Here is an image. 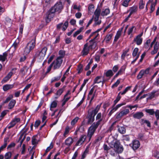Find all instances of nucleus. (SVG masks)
Returning a JSON list of instances; mask_svg holds the SVG:
<instances>
[{"label":"nucleus","mask_w":159,"mask_h":159,"mask_svg":"<svg viewBox=\"0 0 159 159\" xmlns=\"http://www.w3.org/2000/svg\"><path fill=\"white\" fill-rule=\"evenodd\" d=\"M63 8V6L61 2H57L56 4L47 12L46 19V22L49 21L54 16V13L55 12L58 11L60 13Z\"/></svg>","instance_id":"obj_1"},{"label":"nucleus","mask_w":159,"mask_h":159,"mask_svg":"<svg viewBox=\"0 0 159 159\" xmlns=\"http://www.w3.org/2000/svg\"><path fill=\"white\" fill-rule=\"evenodd\" d=\"M100 107L98 105L92 111H88L87 118L88 119L87 123L91 124L94 120V117L100 109Z\"/></svg>","instance_id":"obj_2"},{"label":"nucleus","mask_w":159,"mask_h":159,"mask_svg":"<svg viewBox=\"0 0 159 159\" xmlns=\"http://www.w3.org/2000/svg\"><path fill=\"white\" fill-rule=\"evenodd\" d=\"M110 147L114 149L115 152L118 153H121L123 150V148L120 144V142L117 140L112 142L109 144Z\"/></svg>","instance_id":"obj_3"},{"label":"nucleus","mask_w":159,"mask_h":159,"mask_svg":"<svg viewBox=\"0 0 159 159\" xmlns=\"http://www.w3.org/2000/svg\"><path fill=\"white\" fill-rule=\"evenodd\" d=\"M48 48L46 47H44L41 50L37 51L34 55V57L35 58H37L40 60H42L43 59L46 55Z\"/></svg>","instance_id":"obj_4"},{"label":"nucleus","mask_w":159,"mask_h":159,"mask_svg":"<svg viewBox=\"0 0 159 159\" xmlns=\"http://www.w3.org/2000/svg\"><path fill=\"white\" fill-rule=\"evenodd\" d=\"M98 125L93 123L89 128L87 131V137L89 138V141H90L91 139L95 132L96 129L98 128Z\"/></svg>","instance_id":"obj_5"},{"label":"nucleus","mask_w":159,"mask_h":159,"mask_svg":"<svg viewBox=\"0 0 159 159\" xmlns=\"http://www.w3.org/2000/svg\"><path fill=\"white\" fill-rule=\"evenodd\" d=\"M63 61V60L60 57H57L52 63L54 70L58 69L61 66Z\"/></svg>","instance_id":"obj_6"},{"label":"nucleus","mask_w":159,"mask_h":159,"mask_svg":"<svg viewBox=\"0 0 159 159\" xmlns=\"http://www.w3.org/2000/svg\"><path fill=\"white\" fill-rule=\"evenodd\" d=\"M20 118L15 117L8 125L7 128L8 129H10L14 126L17 123L20 122Z\"/></svg>","instance_id":"obj_7"},{"label":"nucleus","mask_w":159,"mask_h":159,"mask_svg":"<svg viewBox=\"0 0 159 159\" xmlns=\"http://www.w3.org/2000/svg\"><path fill=\"white\" fill-rule=\"evenodd\" d=\"M129 109H128L123 110L117 115L116 119L118 120H120L122 117L127 115L129 114Z\"/></svg>","instance_id":"obj_8"},{"label":"nucleus","mask_w":159,"mask_h":159,"mask_svg":"<svg viewBox=\"0 0 159 159\" xmlns=\"http://www.w3.org/2000/svg\"><path fill=\"white\" fill-rule=\"evenodd\" d=\"M87 137V136L85 135H81L78 141L75 144V145L78 146L82 145L85 141Z\"/></svg>","instance_id":"obj_9"},{"label":"nucleus","mask_w":159,"mask_h":159,"mask_svg":"<svg viewBox=\"0 0 159 159\" xmlns=\"http://www.w3.org/2000/svg\"><path fill=\"white\" fill-rule=\"evenodd\" d=\"M90 49L88 47V43H86L84 45V48L82 51V55L84 56L87 55L89 53Z\"/></svg>","instance_id":"obj_10"},{"label":"nucleus","mask_w":159,"mask_h":159,"mask_svg":"<svg viewBox=\"0 0 159 159\" xmlns=\"http://www.w3.org/2000/svg\"><path fill=\"white\" fill-rule=\"evenodd\" d=\"M103 116H102L101 113H99L97 115L96 118V120H98V121L93 123L99 126L103 120Z\"/></svg>","instance_id":"obj_11"},{"label":"nucleus","mask_w":159,"mask_h":159,"mask_svg":"<svg viewBox=\"0 0 159 159\" xmlns=\"http://www.w3.org/2000/svg\"><path fill=\"white\" fill-rule=\"evenodd\" d=\"M158 91H153L151 93H148V95L149 97L148 98V99H151L157 97L159 95V93H157Z\"/></svg>","instance_id":"obj_12"},{"label":"nucleus","mask_w":159,"mask_h":159,"mask_svg":"<svg viewBox=\"0 0 159 159\" xmlns=\"http://www.w3.org/2000/svg\"><path fill=\"white\" fill-rule=\"evenodd\" d=\"M35 45V40H32L26 46L30 50H33Z\"/></svg>","instance_id":"obj_13"},{"label":"nucleus","mask_w":159,"mask_h":159,"mask_svg":"<svg viewBox=\"0 0 159 159\" xmlns=\"http://www.w3.org/2000/svg\"><path fill=\"white\" fill-rule=\"evenodd\" d=\"M140 145V143L138 140H135L133 141L132 147L133 150H136L139 147Z\"/></svg>","instance_id":"obj_14"},{"label":"nucleus","mask_w":159,"mask_h":159,"mask_svg":"<svg viewBox=\"0 0 159 159\" xmlns=\"http://www.w3.org/2000/svg\"><path fill=\"white\" fill-rule=\"evenodd\" d=\"M123 29V27H122L117 31L114 40V42H116L120 37L121 35V32Z\"/></svg>","instance_id":"obj_15"},{"label":"nucleus","mask_w":159,"mask_h":159,"mask_svg":"<svg viewBox=\"0 0 159 159\" xmlns=\"http://www.w3.org/2000/svg\"><path fill=\"white\" fill-rule=\"evenodd\" d=\"M12 75V72H10L2 80V83H4L6 82L11 78Z\"/></svg>","instance_id":"obj_16"},{"label":"nucleus","mask_w":159,"mask_h":159,"mask_svg":"<svg viewBox=\"0 0 159 159\" xmlns=\"http://www.w3.org/2000/svg\"><path fill=\"white\" fill-rule=\"evenodd\" d=\"M144 116L143 112H138L136 113L133 115V117L134 118L140 119L143 117Z\"/></svg>","instance_id":"obj_17"},{"label":"nucleus","mask_w":159,"mask_h":159,"mask_svg":"<svg viewBox=\"0 0 159 159\" xmlns=\"http://www.w3.org/2000/svg\"><path fill=\"white\" fill-rule=\"evenodd\" d=\"M96 44L94 41L91 39L88 43V47L90 49L94 48L96 46Z\"/></svg>","instance_id":"obj_18"},{"label":"nucleus","mask_w":159,"mask_h":159,"mask_svg":"<svg viewBox=\"0 0 159 159\" xmlns=\"http://www.w3.org/2000/svg\"><path fill=\"white\" fill-rule=\"evenodd\" d=\"M118 128V131L121 134H124L125 133L126 131V127L124 126H121L117 125Z\"/></svg>","instance_id":"obj_19"},{"label":"nucleus","mask_w":159,"mask_h":159,"mask_svg":"<svg viewBox=\"0 0 159 159\" xmlns=\"http://www.w3.org/2000/svg\"><path fill=\"white\" fill-rule=\"evenodd\" d=\"M65 144L68 146H70L73 143V140L72 138L68 137L65 140Z\"/></svg>","instance_id":"obj_20"},{"label":"nucleus","mask_w":159,"mask_h":159,"mask_svg":"<svg viewBox=\"0 0 159 159\" xmlns=\"http://www.w3.org/2000/svg\"><path fill=\"white\" fill-rule=\"evenodd\" d=\"M129 48H126L125 50H123V52L121 56V58L122 59H124L125 56H128L129 54H127V53L129 51Z\"/></svg>","instance_id":"obj_21"},{"label":"nucleus","mask_w":159,"mask_h":159,"mask_svg":"<svg viewBox=\"0 0 159 159\" xmlns=\"http://www.w3.org/2000/svg\"><path fill=\"white\" fill-rule=\"evenodd\" d=\"M13 86V84H6L3 86V89L4 91H6L12 88Z\"/></svg>","instance_id":"obj_22"},{"label":"nucleus","mask_w":159,"mask_h":159,"mask_svg":"<svg viewBox=\"0 0 159 159\" xmlns=\"http://www.w3.org/2000/svg\"><path fill=\"white\" fill-rule=\"evenodd\" d=\"M16 103V101L15 100H11L8 104V109H12L14 107Z\"/></svg>","instance_id":"obj_23"},{"label":"nucleus","mask_w":159,"mask_h":159,"mask_svg":"<svg viewBox=\"0 0 159 159\" xmlns=\"http://www.w3.org/2000/svg\"><path fill=\"white\" fill-rule=\"evenodd\" d=\"M101 13V9L99 8H97L94 12L95 15L94 18H99Z\"/></svg>","instance_id":"obj_24"},{"label":"nucleus","mask_w":159,"mask_h":159,"mask_svg":"<svg viewBox=\"0 0 159 159\" xmlns=\"http://www.w3.org/2000/svg\"><path fill=\"white\" fill-rule=\"evenodd\" d=\"M66 88V86H64L63 87L61 88L60 89H59L57 92L56 95L58 96H60L62 93L64 91L65 89Z\"/></svg>","instance_id":"obj_25"},{"label":"nucleus","mask_w":159,"mask_h":159,"mask_svg":"<svg viewBox=\"0 0 159 159\" xmlns=\"http://www.w3.org/2000/svg\"><path fill=\"white\" fill-rule=\"evenodd\" d=\"M133 41L136 42L137 45H140L142 42V39L136 37L134 39Z\"/></svg>","instance_id":"obj_26"},{"label":"nucleus","mask_w":159,"mask_h":159,"mask_svg":"<svg viewBox=\"0 0 159 159\" xmlns=\"http://www.w3.org/2000/svg\"><path fill=\"white\" fill-rule=\"evenodd\" d=\"M89 152V147H88L84 152L82 154V157L81 158V159H84V158L88 154Z\"/></svg>","instance_id":"obj_27"},{"label":"nucleus","mask_w":159,"mask_h":159,"mask_svg":"<svg viewBox=\"0 0 159 159\" xmlns=\"http://www.w3.org/2000/svg\"><path fill=\"white\" fill-rule=\"evenodd\" d=\"M110 10L109 9H106L102 11L101 14L102 16H107L110 13Z\"/></svg>","instance_id":"obj_28"},{"label":"nucleus","mask_w":159,"mask_h":159,"mask_svg":"<svg viewBox=\"0 0 159 159\" xmlns=\"http://www.w3.org/2000/svg\"><path fill=\"white\" fill-rule=\"evenodd\" d=\"M99 18H94L95 23L93 25V26L99 25L101 23V20H99Z\"/></svg>","instance_id":"obj_29"},{"label":"nucleus","mask_w":159,"mask_h":159,"mask_svg":"<svg viewBox=\"0 0 159 159\" xmlns=\"http://www.w3.org/2000/svg\"><path fill=\"white\" fill-rule=\"evenodd\" d=\"M112 36L113 34H107L106 35L104 40H105V41L107 43L109 42L110 40L111 39Z\"/></svg>","instance_id":"obj_30"},{"label":"nucleus","mask_w":159,"mask_h":159,"mask_svg":"<svg viewBox=\"0 0 159 159\" xmlns=\"http://www.w3.org/2000/svg\"><path fill=\"white\" fill-rule=\"evenodd\" d=\"M7 56V53L6 52L3 53L2 55H0V60L4 61L6 59Z\"/></svg>","instance_id":"obj_31"},{"label":"nucleus","mask_w":159,"mask_h":159,"mask_svg":"<svg viewBox=\"0 0 159 159\" xmlns=\"http://www.w3.org/2000/svg\"><path fill=\"white\" fill-rule=\"evenodd\" d=\"M37 135H34L32 138V143L33 145H36L38 143V141L37 139H36V138L37 137Z\"/></svg>","instance_id":"obj_32"},{"label":"nucleus","mask_w":159,"mask_h":159,"mask_svg":"<svg viewBox=\"0 0 159 159\" xmlns=\"http://www.w3.org/2000/svg\"><path fill=\"white\" fill-rule=\"evenodd\" d=\"M145 111L147 113L151 115H153L154 114L155 111L154 109H145Z\"/></svg>","instance_id":"obj_33"},{"label":"nucleus","mask_w":159,"mask_h":159,"mask_svg":"<svg viewBox=\"0 0 159 159\" xmlns=\"http://www.w3.org/2000/svg\"><path fill=\"white\" fill-rule=\"evenodd\" d=\"M28 68L26 67H24L20 70V72L22 73L23 75H25L27 73L28 70Z\"/></svg>","instance_id":"obj_34"},{"label":"nucleus","mask_w":159,"mask_h":159,"mask_svg":"<svg viewBox=\"0 0 159 159\" xmlns=\"http://www.w3.org/2000/svg\"><path fill=\"white\" fill-rule=\"evenodd\" d=\"M13 98V96L11 95H10L6 99L3 101V104L6 103L8 102L11 99H12Z\"/></svg>","instance_id":"obj_35"},{"label":"nucleus","mask_w":159,"mask_h":159,"mask_svg":"<svg viewBox=\"0 0 159 159\" xmlns=\"http://www.w3.org/2000/svg\"><path fill=\"white\" fill-rule=\"evenodd\" d=\"M59 54L60 56L58 57H60L61 59L64 57L65 55V52L62 50H60L59 52Z\"/></svg>","instance_id":"obj_36"},{"label":"nucleus","mask_w":159,"mask_h":159,"mask_svg":"<svg viewBox=\"0 0 159 159\" xmlns=\"http://www.w3.org/2000/svg\"><path fill=\"white\" fill-rule=\"evenodd\" d=\"M12 153L11 152H9L5 153L4 155L5 159H10L11 157Z\"/></svg>","instance_id":"obj_37"},{"label":"nucleus","mask_w":159,"mask_h":159,"mask_svg":"<svg viewBox=\"0 0 159 159\" xmlns=\"http://www.w3.org/2000/svg\"><path fill=\"white\" fill-rule=\"evenodd\" d=\"M144 70H142L139 72L137 77L138 79H140L142 78L144 74Z\"/></svg>","instance_id":"obj_38"},{"label":"nucleus","mask_w":159,"mask_h":159,"mask_svg":"<svg viewBox=\"0 0 159 159\" xmlns=\"http://www.w3.org/2000/svg\"><path fill=\"white\" fill-rule=\"evenodd\" d=\"M137 9L138 8L137 6H133L130 9V12H131V13L133 14L136 12L137 11Z\"/></svg>","instance_id":"obj_39"},{"label":"nucleus","mask_w":159,"mask_h":159,"mask_svg":"<svg viewBox=\"0 0 159 159\" xmlns=\"http://www.w3.org/2000/svg\"><path fill=\"white\" fill-rule=\"evenodd\" d=\"M61 76L60 75L57 77H55L51 79V83L55 82L56 81H58L61 78Z\"/></svg>","instance_id":"obj_40"},{"label":"nucleus","mask_w":159,"mask_h":159,"mask_svg":"<svg viewBox=\"0 0 159 159\" xmlns=\"http://www.w3.org/2000/svg\"><path fill=\"white\" fill-rule=\"evenodd\" d=\"M141 121L143 123L146 124L148 127H151L150 123L149 120L143 119H141Z\"/></svg>","instance_id":"obj_41"},{"label":"nucleus","mask_w":159,"mask_h":159,"mask_svg":"<svg viewBox=\"0 0 159 159\" xmlns=\"http://www.w3.org/2000/svg\"><path fill=\"white\" fill-rule=\"evenodd\" d=\"M84 28L83 27H81L80 29L76 31L75 33L73 34V36L74 37H75L76 36L80 34L82 30H83Z\"/></svg>","instance_id":"obj_42"},{"label":"nucleus","mask_w":159,"mask_h":159,"mask_svg":"<svg viewBox=\"0 0 159 159\" xmlns=\"http://www.w3.org/2000/svg\"><path fill=\"white\" fill-rule=\"evenodd\" d=\"M131 86H128L122 92H120L119 94H121L122 95L125 94L128 90H130Z\"/></svg>","instance_id":"obj_43"},{"label":"nucleus","mask_w":159,"mask_h":159,"mask_svg":"<svg viewBox=\"0 0 159 159\" xmlns=\"http://www.w3.org/2000/svg\"><path fill=\"white\" fill-rule=\"evenodd\" d=\"M113 75V74L111 70H108L106 73V75L107 77H111Z\"/></svg>","instance_id":"obj_44"},{"label":"nucleus","mask_w":159,"mask_h":159,"mask_svg":"<svg viewBox=\"0 0 159 159\" xmlns=\"http://www.w3.org/2000/svg\"><path fill=\"white\" fill-rule=\"evenodd\" d=\"M68 25V21H66L64 23L62 30L63 31L65 30L67 28Z\"/></svg>","instance_id":"obj_45"},{"label":"nucleus","mask_w":159,"mask_h":159,"mask_svg":"<svg viewBox=\"0 0 159 159\" xmlns=\"http://www.w3.org/2000/svg\"><path fill=\"white\" fill-rule=\"evenodd\" d=\"M119 93H118V95L116 97V99L114 101V105H115L120 100L121 97Z\"/></svg>","instance_id":"obj_46"},{"label":"nucleus","mask_w":159,"mask_h":159,"mask_svg":"<svg viewBox=\"0 0 159 159\" xmlns=\"http://www.w3.org/2000/svg\"><path fill=\"white\" fill-rule=\"evenodd\" d=\"M145 5V3L143 2V0H140L139 3V8L140 9H143L144 8Z\"/></svg>","instance_id":"obj_47"},{"label":"nucleus","mask_w":159,"mask_h":159,"mask_svg":"<svg viewBox=\"0 0 159 159\" xmlns=\"http://www.w3.org/2000/svg\"><path fill=\"white\" fill-rule=\"evenodd\" d=\"M8 111H9L8 110H5L3 111L1 114L0 117L2 119L3 117L6 115V114L7 113V112Z\"/></svg>","instance_id":"obj_48"},{"label":"nucleus","mask_w":159,"mask_h":159,"mask_svg":"<svg viewBox=\"0 0 159 159\" xmlns=\"http://www.w3.org/2000/svg\"><path fill=\"white\" fill-rule=\"evenodd\" d=\"M131 0H125L122 4V5L125 7H128L129 2Z\"/></svg>","instance_id":"obj_49"},{"label":"nucleus","mask_w":159,"mask_h":159,"mask_svg":"<svg viewBox=\"0 0 159 159\" xmlns=\"http://www.w3.org/2000/svg\"><path fill=\"white\" fill-rule=\"evenodd\" d=\"M139 49L137 48H135L134 49L132 53V55L133 57L137 56L138 55L137 54V53Z\"/></svg>","instance_id":"obj_50"},{"label":"nucleus","mask_w":159,"mask_h":159,"mask_svg":"<svg viewBox=\"0 0 159 159\" xmlns=\"http://www.w3.org/2000/svg\"><path fill=\"white\" fill-rule=\"evenodd\" d=\"M151 42L150 39H148L147 40L145 43L144 47L146 48L147 49L149 47V44H150Z\"/></svg>","instance_id":"obj_51"},{"label":"nucleus","mask_w":159,"mask_h":159,"mask_svg":"<svg viewBox=\"0 0 159 159\" xmlns=\"http://www.w3.org/2000/svg\"><path fill=\"white\" fill-rule=\"evenodd\" d=\"M101 77L100 76L97 77L94 80L93 85L96 83H99L101 82V81L99 80Z\"/></svg>","instance_id":"obj_52"},{"label":"nucleus","mask_w":159,"mask_h":159,"mask_svg":"<svg viewBox=\"0 0 159 159\" xmlns=\"http://www.w3.org/2000/svg\"><path fill=\"white\" fill-rule=\"evenodd\" d=\"M96 85L94 86L90 90L88 96V98H90V96L92 95L94 90L95 87L96 86Z\"/></svg>","instance_id":"obj_53"},{"label":"nucleus","mask_w":159,"mask_h":159,"mask_svg":"<svg viewBox=\"0 0 159 159\" xmlns=\"http://www.w3.org/2000/svg\"><path fill=\"white\" fill-rule=\"evenodd\" d=\"M78 70V73L80 74L82 72L83 70V66L82 65L80 64L79 65L77 68V69Z\"/></svg>","instance_id":"obj_54"},{"label":"nucleus","mask_w":159,"mask_h":159,"mask_svg":"<svg viewBox=\"0 0 159 159\" xmlns=\"http://www.w3.org/2000/svg\"><path fill=\"white\" fill-rule=\"evenodd\" d=\"M79 118L78 117H76L73 119L71 121V124L72 125H74L78 121Z\"/></svg>","instance_id":"obj_55"},{"label":"nucleus","mask_w":159,"mask_h":159,"mask_svg":"<svg viewBox=\"0 0 159 159\" xmlns=\"http://www.w3.org/2000/svg\"><path fill=\"white\" fill-rule=\"evenodd\" d=\"M120 81L119 80H118L112 86L111 88H114L116 87L117 86L118 84H120Z\"/></svg>","instance_id":"obj_56"},{"label":"nucleus","mask_w":159,"mask_h":159,"mask_svg":"<svg viewBox=\"0 0 159 159\" xmlns=\"http://www.w3.org/2000/svg\"><path fill=\"white\" fill-rule=\"evenodd\" d=\"M84 130V125H82L76 131H79L80 132H83Z\"/></svg>","instance_id":"obj_57"},{"label":"nucleus","mask_w":159,"mask_h":159,"mask_svg":"<svg viewBox=\"0 0 159 159\" xmlns=\"http://www.w3.org/2000/svg\"><path fill=\"white\" fill-rule=\"evenodd\" d=\"M123 140L124 141H129L130 140L129 137L127 135H124L123 136Z\"/></svg>","instance_id":"obj_58"},{"label":"nucleus","mask_w":159,"mask_h":159,"mask_svg":"<svg viewBox=\"0 0 159 159\" xmlns=\"http://www.w3.org/2000/svg\"><path fill=\"white\" fill-rule=\"evenodd\" d=\"M57 103L56 101H53L51 103L50 107H52L53 108H55L57 107Z\"/></svg>","instance_id":"obj_59"},{"label":"nucleus","mask_w":159,"mask_h":159,"mask_svg":"<svg viewBox=\"0 0 159 159\" xmlns=\"http://www.w3.org/2000/svg\"><path fill=\"white\" fill-rule=\"evenodd\" d=\"M115 122H113L110 127L107 130V132H111L114 129V125L115 124Z\"/></svg>","instance_id":"obj_60"},{"label":"nucleus","mask_w":159,"mask_h":159,"mask_svg":"<svg viewBox=\"0 0 159 159\" xmlns=\"http://www.w3.org/2000/svg\"><path fill=\"white\" fill-rule=\"evenodd\" d=\"M154 114H155L157 120H158L159 119V110H157L155 111Z\"/></svg>","instance_id":"obj_61"},{"label":"nucleus","mask_w":159,"mask_h":159,"mask_svg":"<svg viewBox=\"0 0 159 159\" xmlns=\"http://www.w3.org/2000/svg\"><path fill=\"white\" fill-rule=\"evenodd\" d=\"M53 145L52 144V142L50 144V146L48 147L46 150V152H48L51 149L53 148Z\"/></svg>","instance_id":"obj_62"},{"label":"nucleus","mask_w":159,"mask_h":159,"mask_svg":"<svg viewBox=\"0 0 159 159\" xmlns=\"http://www.w3.org/2000/svg\"><path fill=\"white\" fill-rule=\"evenodd\" d=\"M15 145L16 144L12 142L8 146L7 149H9L10 148L14 147Z\"/></svg>","instance_id":"obj_63"},{"label":"nucleus","mask_w":159,"mask_h":159,"mask_svg":"<svg viewBox=\"0 0 159 159\" xmlns=\"http://www.w3.org/2000/svg\"><path fill=\"white\" fill-rule=\"evenodd\" d=\"M31 50H30L26 46L24 50V53L25 54H29Z\"/></svg>","instance_id":"obj_64"}]
</instances>
